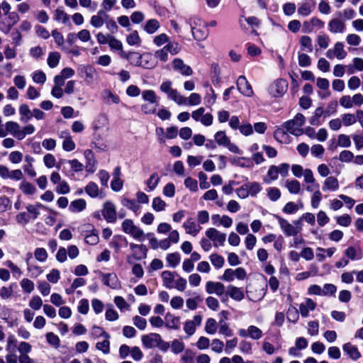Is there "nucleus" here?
Instances as JSON below:
<instances>
[{
	"instance_id": "dca6fc26",
	"label": "nucleus",
	"mask_w": 363,
	"mask_h": 363,
	"mask_svg": "<svg viewBox=\"0 0 363 363\" xmlns=\"http://www.w3.org/2000/svg\"><path fill=\"white\" fill-rule=\"evenodd\" d=\"M182 227L185 229L186 234L196 237L202 229L201 226L196 223L193 218H189L184 222Z\"/></svg>"
},
{
	"instance_id": "f3484780",
	"label": "nucleus",
	"mask_w": 363,
	"mask_h": 363,
	"mask_svg": "<svg viewBox=\"0 0 363 363\" xmlns=\"http://www.w3.org/2000/svg\"><path fill=\"white\" fill-rule=\"evenodd\" d=\"M103 283L107 286L113 289H118L121 288V282L114 273L104 274L102 276Z\"/></svg>"
},
{
	"instance_id": "423d86ee",
	"label": "nucleus",
	"mask_w": 363,
	"mask_h": 363,
	"mask_svg": "<svg viewBox=\"0 0 363 363\" xmlns=\"http://www.w3.org/2000/svg\"><path fill=\"white\" fill-rule=\"evenodd\" d=\"M130 248L132 255L128 257V262L132 263L131 259L139 261L147 257V249L144 245H138L135 243L130 244Z\"/></svg>"
},
{
	"instance_id": "bb28decb",
	"label": "nucleus",
	"mask_w": 363,
	"mask_h": 363,
	"mask_svg": "<svg viewBox=\"0 0 363 363\" xmlns=\"http://www.w3.org/2000/svg\"><path fill=\"white\" fill-rule=\"evenodd\" d=\"M120 55L122 57L126 58L130 61L131 65L139 67L141 65L142 55L136 52H130L125 53V52H120Z\"/></svg>"
},
{
	"instance_id": "c03bdc74",
	"label": "nucleus",
	"mask_w": 363,
	"mask_h": 363,
	"mask_svg": "<svg viewBox=\"0 0 363 363\" xmlns=\"http://www.w3.org/2000/svg\"><path fill=\"white\" fill-rule=\"evenodd\" d=\"M60 55L57 52H50L48 57V65L50 68H55L59 64Z\"/></svg>"
},
{
	"instance_id": "a211bd4d",
	"label": "nucleus",
	"mask_w": 363,
	"mask_h": 363,
	"mask_svg": "<svg viewBox=\"0 0 363 363\" xmlns=\"http://www.w3.org/2000/svg\"><path fill=\"white\" fill-rule=\"evenodd\" d=\"M173 67L175 70L185 76H190L193 73L192 69L180 58H175L173 62Z\"/></svg>"
},
{
	"instance_id": "5fc2aeb1",
	"label": "nucleus",
	"mask_w": 363,
	"mask_h": 363,
	"mask_svg": "<svg viewBox=\"0 0 363 363\" xmlns=\"http://www.w3.org/2000/svg\"><path fill=\"white\" fill-rule=\"evenodd\" d=\"M86 193L91 198H96L99 195L98 185L94 182H89L85 187Z\"/></svg>"
},
{
	"instance_id": "1a4fd4ad",
	"label": "nucleus",
	"mask_w": 363,
	"mask_h": 363,
	"mask_svg": "<svg viewBox=\"0 0 363 363\" xmlns=\"http://www.w3.org/2000/svg\"><path fill=\"white\" fill-rule=\"evenodd\" d=\"M203 316L201 314H196L192 320H186L184 325V331L189 336L193 335L197 327L201 325Z\"/></svg>"
},
{
	"instance_id": "cd10ccee",
	"label": "nucleus",
	"mask_w": 363,
	"mask_h": 363,
	"mask_svg": "<svg viewBox=\"0 0 363 363\" xmlns=\"http://www.w3.org/2000/svg\"><path fill=\"white\" fill-rule=\"evenodd\" d=\"M324 115L325 117L329 116V112L328 111H324L322 107H318L315 110L314 114L311 117L309 122L311 125L314 126H318L320 125V117Z\"/></svg>"
},
{
	"instance_id": "72a5a7b5",
	"label": "nucleus",
	"mask_w": 363,
	"mask_h": 363,
	"mask_svg": "<svg viewBox=\"0 0 363 363\" xmlns=\"http://www.w3.org/2000/svg\"><path fill=\"white\" fill-rule=\"evenodd\" d=\"M167 98L172 100L177 105H186L187 104V98L182 96L177 89L173 90L172 93L167 95Z\"/></svg>"
},
{
	"instance_id": "9b49d317",
	"label": "nucleus",
	"mask_w": 363,
	"mask_h": 363,
	"mask_svg": "<svg viewBox=\"0 0 363 363\" xmlns=\"http://www.w3.org/2000/svg\"><path fill=\"white\" fill-rule=\"evenodd\" d=\"M238 334L242 337H250L252 340H259L262 337V331L255 325H250L247 329H240Z\"/></svg>"
},
{
	"instance_id": "4be33fe9",
	"label": "nucleus",
	"mask_w": 363,
	"mask_h": 363,
	"mask_svg": "<svg viewBox=\"0 0 363 363\" xmlns=\"http://www.w3.org/2000/svg\"><path fill=\"white\" fill-rule=\"evenodd\" d=\"M165 326L171 330H178L180 328V318L167 313L164 318Z\"/></svg>"
},
{
	"instance_id": "a878e982",
	"label": "nucleus",
	"mask_w": 363,
	"mask_h": 363,
	"mask_svg": "<svg viewBox=\"0 0 363 363\" xmlns=\"http://www.w3.org/2000/svg\"><path fill=\"white\" fill-rule=\"evenodd\" d=\"M343 351L353 360H357L361 357V354L355 345L350 342L345 344L342 347Z\"/></svg>"
},
{
	"instance_id": "aec40b11",
	"label": "nucleus",
	"mask_w": 363,
	"mask_h": 363,
	"mask_svg": "<svg viewBox=\"0 0 363 363\" xmlns=\"http://www.w3.org/2000/svg\"><path fill=\"white\" fill-rule=\"evenodd\" d=\"M101 99L108 105L118 104L120 103V98L109 89H104L101 93Z\"/></svg>"
},
{
	"instance_id": "f704fd0d",
	"label": "nucleus",
	"mask_w": 363,
	"mask_h": 363,
	"mask_svg": "<svg viewBox=\"0 0 363 363\" xmlns=\"http://www.w3.org/2000/svg\"><path fill=\"white\" fill-rule=\"evenodd\" d=\"M122 204L135 213H138L140 209V204L134 199H123L122 200Z\"/></svg>"
},
{
	"instance_id": "6ab92c4d",
	"label": "nucleus",
	"mask_w": 363,
	"mask_h": 363,
	"mask_svg": "<svg viewBox=\"0 0 363 363\" xmlns=\"http://www.w3.org/2000/svg\"><path fill=\"white\" fill-rule=\"evenodd\" d=\"M5 127L6 130L18 140H21L23 139V133H21V127L18 123L8 121L6 123Z\"/></svg>"
},
{
	"instance_id": "2f4dec72",
	"label": "nucleus",
	"mask_w": 363,
	"mask_h": 363,
	"mask_svg": "<svg viewBox=\"0 0 363 363\" xmlns=\"http://www.w3.org/2000/svg\"><path fill=\"white\" fill-rule=\"evenodd\" d=\"M43 205L40 203H37L35 205L28 204L26 208L29 213L28 217L30 219L35 220L38 218L40 214L39 209L43 208Z\"/></svg>"
},
{
	"instance_id": "69168bd1",
	"label": "nucleus",
	"mask_w": 363,
	"mask_h": 363,
	"mask_svg": "<svg viewBox=\"0 0 363 363\" xmlns=\"http://www.w3.org/2000/svg\"><path fill=\"white\" fill-rule=\"evenodd\" d=\"M32 79L37 84H44L46 82L47 77L43 71L38 70L32 74Z\"/></svg>"
},
{
	"instance_id": "f03ea898",
	"label": "nucleus",
	"mask_w": 363,
	"mask_h": 363,
	"mask_svg": "<svg viewBox=\"0 0 363 363\" xmlns=\"http://www.w3.org/2000/svg\"><path fill=\"white\" fill-rule=\"evenodd\" d=\"M141 341L143 347L147 349L158 347L162 351L166 352L169 347V344L164 342L157 333L143 335Z\"/></svg>"
},
{
	"instance_id": "20e7f679",
	"label": "nucleus",
	"mask_w": 363,
	"mask_h": 363,
	"mask_svg": "<svg viewBox=\"0 0 363 363\" xmlns=\"http://www.w3.org/2000/svg\"><path fill=\"white\" fill-rule=\"evenodd\" d=\"M277 218L281 229L286 236H295L301 230V228L298 226L301 223L300 220L294 221L297 226H294L286 219L280 216H277Z\"/></svg>"
},
{
	"instance_id": "7c9ffc66",
	"label": "nucleus",
	"mask_w": 363,
	"mask_h": 363,
	"mask_svg": "<svg viewBox=\"0 0 363 363\" xmlns=\"http://www.w3.org/2000/svg\"><path fill=\"white\" fill-rule=\"evenodd\" d=\"M86 203L83 199H78L71 202L69 209L71 212L79 213L86 208Z\"/></svg>"
},
{
	"instance_id": "79ce46f5",
	"label": "nucleus",
	"mask_w": 363,
	"mask_h": 363,
	"mask_svg": "<svg viewBox=\"0 0 363 363\" xmlns=\"http://www.w3.org/2000/svg\"><path fill=\"white\" fill-rule=\"evenodd\" d=\"M345 255L352 260L360 259L362 257V255L359 250H357L354 247H349L345 250Z\"/></svg>"
},
{
	"instance_id": "4d7b16f0",
	"label": "nucleus",
	"mask_w": 363,
	"mask_h": 363,
	"mask_svg": "<svg viewBox=\"0 0 363 363\" xmlns=\"http://www.w3.org/2000/svg\"><path fill=\"white\" fill-rule=\"evenodd\" d=\"M217 323L216 320L212 318H208L206 320L205 325V330L208 334L213 335L216 332Z\"/></svg>"
},
{
	"instance_id": "4c0bfd02",
	"label": "nucleus",
	"mask_w": 363,
	"mask_h": 363,
	"mask_svg": "<svg viewBox=\"0 0 363 363\" xmlns=\"http://www.w3.org/2000/svg\"><path fill=\"white\" fill-rule=\"evenodd\" d=\"M209 259L213 267L216 269L222 268L225 264L224 258L216 253L211 254L209 256Z\"/></svg>"
},
{
	"instance_id": "6e6d98bb",
	"label": "nucleus",
	"mask_w": 363,
	"mask_h": 363,
	"mask_svg": "<svg viewBox=\"0 0 363 363\" xmlns=\"http://www.w3.org/2000/svg\"><path fill=\"white\" fill-rule=\"evenodd\" d=\"M126 41L130 45H140L141 43L140 38L138 31L134 30L130 33L126 38Z\"/></svg>"
},
{
	"instance_id": "338daca9",
	"label": "nucleus",
	"mask_w": 363,
	"mask_h": 363,
	"mask_svg": "<svg viewBox=\"0 0 363 363\" xmlns=\"http://www.w3.org/2000/svg\"><path fill=\"white\" fill-rule=\"evenodd\" d=\"M267 191L269 199L272 201H277L281 197V191L277 187L269 188Z\"/></svg>"
},
{
	"instance_id": "c756f323",
	"label": "nucleus",
	"mask_w": 363,
	"mask_h": 363,
	"mask_svg": "<svg viewBox=\"0 0 363 363\" xmlns=\"http://www.w3.org/2000/svg\"><path fill=\"white\" fill-rule=\"evenodd\" d=\"M285 187L292 194H298L301 191V184L296 179H286L285 181Z\"/></svg>"
},
{
	"instance_id": "37998d69",
	"label": "nucleus",
	"mask_w": 363,
	"mask_h": 363,
	"mask_svg": "<svg viewBox=\"0 0 363 363\" xmlns=\"http://www.w3.org/2000/svg\"><path fill=\"white\" fill-rule=\"evenodd\" d=\"M166 260L171 267L174 268L179 264L181 256L178 252L169 253L167 255Z\"/></svg>"
},
{
	"instance_id": "9d476101",
	"label": "nucleus",
	"mask_w": 363,
	"mask_h": 363,
	"mask_svg": "<svg viewBox=\"0 0 363 363\" xmlns=\"http://www.w3.org/2000/svg\"><path fill=\"white\" fill-rule=\"evenodd\" d=\"M326 56L329 59L336 57L338 60H343L347 56V52L344 49V45L342 42H337L333 48L329 49L326 52Z\"/></svg>"
},
{
	"instance_id": "412c9836",
	"label": "nucleus",
	"mask_w": 363,
	"mask_h": 363,
	"mask_svg": "<svg viewBox=\"0 0 363 363\" xmlns=\"http://www.w3.org/2000/svg\"><path fill=\"white\" fill-rule=\"evenodd\" d=\"M339 189L338 179L333 176L328 177L323 184V191H335Z\"/></svg>"
},
{
	"instance_id": "a19ab883",
	"label": "nucleus",
	"mask_w": 363,
	"mask_h": 363,
	"mask_svg": "<svg viewBox=\"0 0 363 363\" xmlns=\"http://www.w3.org/2000/svg\"><path fill=\"white\" fill-rule=\"evenodd\" d=\"M166 207V202L164 200H162L160 196L153 199L152 203V208L155 211H163L165 210Z\"/></svg>"
},
{
	"instance_id": "4468645a",
	"label": "nucleus",
	"mask_w": 363,
	"mask_h": 363,
	"mask_svg": "<svg viewBox=\"0 0 363 363\" xmlns=\"http://www.w3.org/2000/svg\"><path fill=\"white\" fill-rule=\"evenodd\" d=\"M237 88L244 96L250 97L253 95V90L245 76H240L237 80Z\"/></svg>"
},
{
	"instance_id": "58836bf2",
	"label": "nucleus",
	"mask_w": 363,
	"mask_h": 363,
	"mask_svg": "<svg viewBox=\"0 0 363 363\" xmlns=\"http://www.w3.org/2000/svg\"><path fill=\"white\" fill-rule=\"evenodd\" d=\"M350 73L357 72H363V59L361 57H354L352 60V64L349 66Z\"/></svg>"
},
{
	"instance_id": "39448f33",
	"label": "nucleus",
	"mask_w": 363,
	"mask_h": 363,
	"mask_svg": "<svg viewBox=\"0 0 363 363\" xmlns=\"http://www.w3.org/2000/svg\"><path fill=\"white\" fill-rule=\"evenodd\" d=\"M206 237L213 242L215 247L223 246L225 242L226 234L215 228H210L205 233Z\"/></svg>"
},
{
	"instance_id": "e2e57ef3",
	"label": "nucleus",
	"mask_w": 363,
	"mask_h": 363,
	"mask_svg": "<svg viewBox=\"0 0 363 363\" xmlns=\"http://www.w3.org/2000/svg\"><path fill=\"white\" fill-rule=\"evenodd\" d=\"M108 45L111 50L123 51V43L121 40L116 39L114 36H110Z\"/></svg>"
},
{
	"instance_id": "de8ad7c7",
	"label": "nucleus",
	"mask_w": 363,
	"mask_h": 363,
	"mask_svg": "<svg viewBox=\"0 0 363 363\" xmlns=\"http://www.w3.org/2000/svg\"><path fill=\"white\" fill-rule=\"evenodd\" d=\"M160 28V23L155 19H150L147 21L145 26V30L150 34L155 33Z\"/></svg>"
},
{
	"instance_id": "5701e85b",
	"label": "nucleus",
	"mask_w": 363,
	"mask_h": 363,
	"mask_svg": "<svg viewBox=\"0 0 363 363\" xmlns=\"http://www.w3.org/2000/svg\"><path fill=\"white\" fill-rule=\"evenodd\" d=\"M84 157L86 160L85 169L89 173H94L96 170V162L94 158V153L90 150H86L84 152Z\"/></svg>"
},
{
	"instance_id": "8fccbe9b",
	"label": "nucleus",
	"mask_w": 363,
	"mask_h": 363,
	"mask_svg": "<svg viewBox=\"0 0 363 363\" xmlns=\"http://www.w3.org/2000/svg\"><path fill=\"white\" fill-rule=\"evenodd\" d=\"M300 44L302 50H306L309 52L313 51L312 39L309 36H302L300 39Z\"/></svg>"
},
{
	"instance_id": "ea45409f",
	"label": "nucleus",
	"mask_w": 363,
	"mask_h": 363,
	"mask_svg": "<svg viewBox=\"0 0 363 363\" xmlns=\"http://www.w3.org/2000/svg\"><path fill=\"white\" fill-rule=\"evenodd\" d=\"M162 279L164 283V285L167 288H173V282H174V273L169 271H164L162 273Z\"/></svg>"
},
{
	"instance_id": "c85d7f7f",
	"label": "nucleus",
	"mask_w": 363,
	"mask_h": 363,
	"mask_svg": "<svg viewBox=\"0 0 363 363\" xmlns=\"http://www.w3.org/2000/svg\"><path fill=\"white\" fill-rule=\"evenodd\" d=\"M53 18L55 21L62 23L64 25L69 24V15L60 8H57L55 12Z\"/></svg>"
},
{
	"instance_id": "864d4df0",
	"label": "nucleus",
	"mask_w": 363,
	"mask_h": 363,
	"mask_svg": "<svg viewBox=\"0 0 363 363\" xmlns=\"http://www.w3.org/2000/svg\"><path fill=\"white\" fill-rule=\"evenodd\" d=\"M19 188L25 194L28 195L33 194L36 190L32 184L26 180L21 182Z\"/></svg>"
},
{
	"instance_id": "6e6552de",
	"label": "nucleus",
	"mask_w": 363,
	"mask_h": 363,
	"mask_svg": "<svg viewBox=\"0 0 363 363\" xmlns=\"http://www.w3.org/2000/svg\"><path fill=\"white\" fill-rule=\"evenodd\" d=\"M101 213L108 223H114L116 220V208L111 201H107L104 203Z\"/></svg>"
},
{
	"instance_id": "603ef678",
	"label": "nucleus",
	"mask_w": 363,
	"mask_h": 363,
	"mask_svg": "<svg viewBox=\"0 0 363 363\" xmlns=\"http://www.w3.org/2000/svg\"><path fill=\"white\" fill-rule=\"evenodd\" d=\"M158 103L145 102L141 105V111L145 114H154L156 113Z\"/></svg>"
},
{
	"instance_id": "e433bc0d",
	"label": "nucleus",
	"mask_w": 363,
	"mask_h": 363,
	"mask_svg": "<svg viewBox=\"0 0 363 363\" xmlns=\"http://www.w3.org/2000/svg\"><path fill=\"white\" fill-rule=\"evenodd\" d=\"M191 33L196 40H203L208 36V30L204 24L201 27L196 28V30H193Z\"/></svg>"
},
{
	"instance_id": "49530a36",
	"label": "nucleus",
	"mask_w": 363,
	"mask_h": 363,
	"mask_svg": "<svg viewBox=\"0 0 363 363\" xmlns=\"http://www.w3.org/2000/svg\"><path fill=\"white\" fill-rule=\"evenodd\" d=\"M20 286L22 290L27 294H30L35 288L33 281L28 278H23L20 281Z\"/></svg>"
},
{
	"instance_id": "09e8293b",
	"label": "nucleus",
	"mask_w": 363,
	"mask_h": 363,
	"mask_svg": "<svg viewBox=\"0 0 363 363\" xmlns=\"http://www.w3.org/2000/svg\"><path fill=\"white\" fill-rule=\"evenodd\" d=\"M75 143L73 141L70 134H65V140L62 142V148L67 152L72 151L75 149Z\"/></svg>"
},
{
	"instance_id": "c9c22d12",
	"label": "nucleus",
	"mask_w": 363,
	"mask_h": 363,
	"mask_svg": "<svg viewBox=\"0 0 363 363\" xmlns=\"http://www.w3.org/2000/svg\"><path fill=\"white\" fill-rule=\"evenodd\" d=\"M216 143L220 146H226L229 144L230 138L226 135L224 131H218L214 135Z\"/></svg>"
},
{
	"instance_id": "13d9d810",
	"label": "nucleus",
	"mask_w": 363,
	"mask_h": 363,
	"mask_svg": "<svg viewBox=\"0 0 363 363\" xmlns=\"http://www.w3.org/2000/svg\"><path fill=\"white\" fill-rule=\"evenodd\" d=\"M342 122L345 126H350L357 122L356 115L352 113L342 114Z\"/></svg>"
},
{
	"instance_id": "774afa93",
	"label": "nucleus",
	"mask_w": 363,
	"mask_h": 363,
	"mask_svg": "<svg viewBox=\"0 0 363 363\" xmlns=\"http://www.w3.org/2000/svg\"><path fill=\"white\" fill-rule=\"evenodd\" d=\"M34 256L37 260L43 262L48 258V253L45 249L43 247H38L34 251Z\"/></svg>"
},
{
	"instance_id": "393cba45",
	"label": "nucleus",
	"mask_w": 363,
	"mask_h": 363,
	"mask_svg": "<svg viewBox=\"0 0 363 363\" xmlns=\"http://www.w3.org/2000/svg\"><path fill=\"white\" fill-rule=\"evenodd\" d=\"M316 303L311 298H306L303 303L299 305V311L303 317H307L309 311L315 308Z\"/></svg>"
},
{
	"instance_id": "0e129e2a",
	"label": "nucleus",
	"mask_w": 363,
	"mask_h": 363,
	"mask_svg": "<svg viewBox=\"0 0 363 363\" xmlns=\"http://www.w3.org/2000/svg\"><path fill=\"white\" fill-rule=\"evenodd\" d=\"M316 42L320 48L325 49L329 45L330 38L325 34H320L316 38Z\"/></svg>"
},
{
	"instance_id": "a18cd8bd",
	"label": "nucleus",
	"mask_w": 363,
	"mask_h": 363,
	"mask_svg": "<svg viewBox=\"0 0 363 363\" xmlns=\"http://www.w3.org/2000/svg\"><path fill=\"white\" fill-rule=\"evenodd\" d=\"M142 98L145 102L158 103L157 96L153 90H145L142 92Z\"/></svg>"
},
{
	"instance_id": "b1692460",
	"label": "nucleus",
	"mask_w": 363,
	"mask_h": 363,
	"mask_svg": "<svg viewBox=\"0 0 363 363\" xmlns=\"http://www.w3.org/2000/svg\"><path fill=\"white\" fill-rule=\"evenodd\" d=\"M226 294L231 298L237 301H242L245 297L244 292L241 289L233 285H229L228 286Z\"/></svg>"
},
{
	"instance_id": "473e14b6",
	"label": "nucleus",
	"mask_w": 363,
	"mask_h": 363,
	"mask_svg": "<svg viewBox=\"0 0 363 363\" xmlns=\"http://www.w3.org/2000/svg\"><path fill=\"white\" fill-rule=\"evenodd\" d=\"M314 9V5L311 4L308 2H302L299 4V7L298 9V14L301 16H309Z\"/></svg>"
},
{
	"instance_id": "bf43d9fd",
	"label": "nucleus",
	"mask_w": 363,
	"mask_h": 363,
	"mask_svg": "<svg viewBox=\"0 0 363 363\" xmlns=\"http://www.w3.org/2000/svg\"><path fill=\"white\" fill-rule=\"evenodd\" d=\"M26 262L27 269L32 277H38L43 273V269L40 267L29 264L28 260H27Z\"/></svg>"
},
{
	"instance_id": "7ed1b4c3",
	"label": "nucleus",
	"mask_w": 363,
	"mask_h": 363,
	"mask_svg": "<svg viewBox=\"0 0 363 363\" xmlns=\"http://www.w3.org/2000/svg\"><path fill=\"white\" fill-rule=\"evenodd\" d=\"M121 228L125 233L130 235L133 239L139 242H143L145 240L144 231L137 226L133 220L125 219L121 224Z\"/></svg>"
},
{
	"instance_id": "680f3d73",
	"label": "nucleus",
	"mask_w": 363,
	"mask_h": 363,
	"mask_svg": "<svg viewBox=\"0 0 363 363\" xmlns=\"http://www.w3.org/2000/svg\"><path fill=\"white\" fill-rule=\"evenodd\" d=\"M160 177L157 173L151 174L147 181V185L150 191H153L160 182Z\"/></svg>"
},
{
	"instance_id": "ddd939ff",
	"label": "nucleus",
	"mask_w": 363,
	"mask_h": 363,
	"mask_svg": "<svg viewBox=\"0 0 363 363\" xmlns=\"http://www.w3.org/2000/svg\"><path fill=\"white\" fill-rule=\"evenodd\" d=\"M206 291L208 294H216L218 296H222L225 291V287L221 282L208 281L206 284Z\"/></svg>"
},
{
	"instance_id": "0eeeda50",
	"label": "nucleus",
	"mask_w": 363,
	"mask_h": 363,
	"mask_svg": "<svg viewBox=\"0 0 363 363\" xmlns=\"http://www.w3.org/2000/svg\"><path fill=\"white\" fill-rule=\"evenodd\" d=\"M287 88V81L283 79H279L270 85L269 92L274 97H280L286 91Z\"/></svg>"
},
{
	"instance_id": "052dcab7",
	"label": "nucleus",
	"mask_w": 363,
	"mask_h": 363,
	"mask_svg": "<svg viewBox=\"0 0 363 363\" xmlns=\"http://www.w3.org/2000/svg\"><path fill=\"white\" fill-rule=\"evenodd\" d=\"M164 49L172 55H177L181 50L179 45L176 42H169L167 45L164 47Z\"/></svg>"
},
{
	"instance_id": "3c124183",
	"label": "nucleus",
	"mask_w": 363,
	"mask_h": 363,
	"mask_svg": "<svg viewBox=\"0 0 363 363\" xmlns=\"http://www.w3.org/2000/svg\"><path fill=\"white\" fill-rule=\"evenodd\" d=\"M141 65L139 67H142L145 69H150L155 66L152 62V57L149 53H145L142 55Z\"/></svg>"
},
{
	"instance_id": "f257e3e1",
	"label": "nucleus",
	"mask_w": 363,
	"mask_h": 363,
	"mask_svg": "<svg viewBox=\"0 0 363 363\" xmlns=\"http://www.w3.org/2000/svg\"><path fill=\"white\" fill-rule=\"evenodd\" d=\"M306 118L300 113H298L293 119L284 122L281 126L290 134L299 136L303 134V125L305 124Z\"/></svg>"
},
{
	"instance_id": "2eb2a0df",
	"label": "nucleus",
	"mask_w": 363,
	"mask_h": 363,
	"mask_svg": "<svg viewBox=\"0 0 363 363\" xmlns=\"http://www.w3.org/2000/svg\"><path fill=\"white\" fill-rule=\"evenodd\" d=\"M109 18V16L106 13L104 10L100 9L98 11L96 14L92 16L90 19V24L96 28H99L103 26L106 22V20Z\"/></svg>"
},
{
	"instance_id": "f8f14e48",
	"label": "nucleus",
	"mask_w": 363,
	"mask_h": 363,
	"mask_svg": "<svg viewBox=\"0 0 363 363\" xmlns=\"http://www.w3.org/2000/svg\"><path fill=\"white\" fill-rule=\"evenodd\" d=\"M328 30L333 34H342L345 32L346 24L338 18H332L328 24Z\"/></svg>"
}]
</instances>
